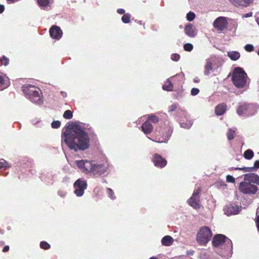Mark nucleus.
I'll return each instance as SVG.
<instances>
[{
  "instance_id": "obj_23",
  "label": "nucleus",
  "mask_w": 259,
  "mask_h": 259,
  "mask_svg": "<svg viewBox=\"0 0 259 259\" xmlns=\"http://www.w3.org/2000/svg\"><path fill=\"white\" fill-rule=\"evenodd\" d=\"M74 193L77 196H81V179H77L74 184Z\"/></svg>"
},
{
  "instance_id": "obj_20",
  "label": "nucleus",
  "mask_w": 259,
  "mask_h": 259,
  "mask_svg": "<svg viewBox=\"0 0 259 259\" xmlns=\"http://www.w3.org/2000/svg\"><path fill=\"white\" fill-rule=\"evenodd\" d=\"M185 32L186 34L191 37H193L196 35L194 26L191 24H189L185 26Z\"/></svg>"
},
{
  "instance_id": "obj_29",
  "label": "nucleus",
  "mask_w": 259,
  "mask_h": 259,
  "mask_svg": "<svg viewBox=\"0 0 259 259\" xmlns=\"http://www.w3.org/2000/svg\"><path fill=\"white\" fill-rule=\"evenodd\" d=\"M193 122L191 120L187 121V122H181L180 126L181 127L189 129L192 125Z\"/></svg>"
},
{
  "instance_id": "obj_1",
  "label": "nucleus",
  "mask_w": 259,
  "mask_h": 259,
  "mask_svg": "<svg viewBox=\"0 0 259 259\" xmlns=\"http://www.w3.org/2000/svg\"><path fill=\"white\" fill-rule=\"evenodd\" d=\"M62 137L70 149L75 151L81 150V125L79 122H68L63 128Z\"/></svg>"
},
{
  "instance_id": "obj_56",
  "label": "nucleus",
  "mask_w": 259,
  "mask_h": 259,
  "mask_svg": "<svg viewBox=\"0 0 259 259\" xmlns=\"http://www.w3.org/2000/svg\"><path fill=\"white\" fill-rule=\"evenodd\" d=\"M194 250H188L187 251V253L188 255H193L194 254Z\"/></svg>"
},
{
  "instance_id": "obj_15",
  "label": "nucleus",
  "mask_w": 259,
  "mask_h": 259,
  "mask_svg": "<svg viewBox=\"0 0 259 259\" xmlns=\"http://www.w3.org/2000/svg\"><path fill=\"white\" fill-rule=\"evenodd\" d=\"M153 161L154 165L157 167H163L167 164V161L165 159L157 153L154 155Z\"/></svg>"
},
{
  "instance_id": "obj_4",
  "label": "nucleus",
  "mask_w": 259,
  "mask_h": 259,
  "mask_svg": "<svg viewBox=\"0 0 259 259\" xmlns=\"http://www.w3.org/2000/svg\"><path fill=\"white\" fill-rule=\"evenodd\" d=\"M247 74L242 68L237 67L234 69L232 76V80L236 87L238 88L244 87L247 83Z\"/></svg>"
},
{
  "instance_id": "obj_49",
  "label": "nucleus",
  "mask_w": 259,
  "mask_h": 259,
  "mask_svg": "<svg viewBox=\"0 0 259 259\" xmlns=\"http://www.w3.org/2000/svg\"><path fill=\"white\" fill-rule=\"evenodd\" d=\"M87 184L85 181L82 180V195L84 194V191L87 189Z\"/></svg>"
},
{
  "instance_id": "obj_36",
  "label": "nucleus",
  "mask_w": 259,
  "mask_h": 259,
  "mask_svg": "<svg viewBox=\"0 0 259 259\" xmlns=\"http://www.w3.org/2000/svg\"><path fill=\"white\" fill-rule=\"evenodd\" d=\"M195 17V14L194 13L190 11L187 14L186 18L187 20L189 21H193Z\"/></svg>"
},
{
  "instance_id": "obj_17",
  "label": "nucleus",
  "mask_w": 259,
  "mask_h": 259,
  "mask_svg": "<svg viewBox=\"0 0 259 259\" xmlns=\"http://www.w3.org/2000/svg\"><path fill=\"white\" fill-rule=\"evenodd\" d=\"M234 6L246 7L252 3L253 0H229Z\"/></svg>"
},
{
  "instance_id": "obj_61",
  "label": "nucleus",
  "mask_w": 259,
  "mask_h": 259,
  "mask_svg": "<svg viewBox=\"0 0 259 259\" xmlns=\"http://www.w3.org/2000/svg\"><path fill=\"white\" fill-rule=\"evenodd\" d=\"M149 259H158L157 258L155 257H151Z\"/></svg>"
},
{
  "instance_id": "obj_31",
  "label": "nucleus",
  "mask_w": 259,
  "mask_h": 259,
  "mask_svg": "<svg viewBox=\"0 0 259 259\" xmlns=\"http://www.w3.org/2000/svg\"><path fill=\"white\" fill-rule=\"evenodd\" d=\"M167 82H168V84H164L162 86V89L163 90L167 91H171L172 90L173 84L171 83V82L168 79H167Z\"/></svg>"
},
{
  "instance_id": "obj_34",
  "label": "nucleus",
  "mask_w": 259,
  "mask_h": 259,
  "mask_svg": "<svg viewBox=\"0 0 259 259\" xmlns=\"http://www.w3.org/2000/svg\"><path fill=\"white\" fill-rule=\"evenodd\" d=\"M148 120L151 121V122L153 123H157L159 121V118L158 117L155 115L151 114L148 117Z\"/></svg>"
},
{
  "instance_id": "obj_57",
  "label": "nucleus",
  "mask_w": 259,
  "mask_h": 259,
  "mask_svg": "<svg viewBox=\"0 0 259 259\" xmlns=\"http://www.w3.org/2000/svg\"><path fill=\"white\" fill-rule=\"evenodd\" d=\"M61 94L62 95V96L64 98H65L67 97V93L65 92H61Z\"/></svg>"
},
{
  "instance_id": "obj_6",
  "label": "nucleus",
  "mask_w": 259,
  "mask_h": 259,
  "mask_svg": "<svg viewBox=\"0 0 259 259\" xmlns=\"http://www.w3.org/2000/svg\"><path fill=\"white\" fill-rule=\"evenodd\" d=\"M22 91L32 102L39 104L42 103V98L39 93L40 90L38 88L31 84H26L22 87Z\"/></svg>"
},
{
  "instance_id": "obj_30",
  "label": "nucleus",
  "mask_w": 259,
  "mask_h": 259,
  "mask_svg": "<svg viewBox=\"0 0 259 259\" xmlns=\"http://www.w3.org/2000/svg\"><path fill=\"white\" fill-rule=\"evenodd\" d=\"M131 15L130 13L124 14L121 17V21L124 23H128L130 22Z\"/></svg>"
},
{
  "instance_id": "obj_55",
  "label": "nucleus",
  "mask_w": 259,
  "mask_h": 259,
  "mask_svg": "<svg viewBox=\"0 0 259 259\" xmlns=\"http://www.w3.org/2000/svg\"><path fill=\"white\" fill-rule=\"evenodd\" d=\"M5 7L3 5H0V13H3L4 11Z\"/></svg>"
},
{
  "instance_id": "obj_8",
  "label": "nucleus",
  "mask_w": 259,
  "mask_h": 259,
  "mask_svg": "<svg viewBox=\"0 0 259 259\" xmlns=\"http://www.w3.org/2000/svg\"><path fill=\"white\" fill-rule=\"evenodd\" d=\"M211 237L210 229L206 226L202 227L197 233L196 240L199 244L205 245L210 240Z\"/></svg>"
},
{
  "instance_id": "obj_53",
  "label": "nucleus",
  "mask_w": 259,
  "mask_h": 259,
  "mask_svg": "<svg viewBox=\"0 0 259 259\" xmlns=\"http://www.w3.org/2000/svg\"><path fill=\"white\" fill-rule=\"evenodd\" d=\"M75 163L79 168H81V160H76Z\"/></svg>"
},
{
  "instance_id": "obj_5",
  "label": "nucleus",
  "mask_w": 259,
  "mask_h": 259,
  "mask_svg": "<svg viewBox=\"0 0 259 259\" xmlns=\"http://www.w3.org/2000/svg\"><path fill=\"white\" fill-rule=\"evenodd\" d=\"M96 138L93 131L89 124L82 123V151L90 147V141Z\"/></svg>"
},
{
  "instance_id": "obj_3",
  "label": "nucleus",
  "mask_w": 259,
  "mask_h": 259,
  "mask_svg": "<svg viewBox=\"0 0 259 259\" xmlns=\"http://www.w3.org/2000/svg\"><path fill=\"white\" fill-rule=\"evenodd\" d=\"M212 244L215 247L227 246V249L223 255L226 258H229L233 253V244L232 241L223 234H217L212 238Z\"/></svg>"
},
{
  "instance_id": "obj_39",
  "label": "nucleus",
  "mask_w": 259,
  "mask_h": 259,
  "mask_svg": "<svg viewBox=\"0 0 259 259\" xmlns=\"http://www.w3.org/2000/svg\"><path fill=\"white\" fill-rule=\"evenodd\" d=\"M177 114L180 116H184L186 118H188L189 117L188 114L185 111L183 110H178Z\"/></svg>"
},
{
  "instance_id": "obj_43",
  "label": "nucleus",
  "mask_w": 259,
  "mask_h": 259,
  "mask_svg": "<svg viewBox=\"0 0 259 259\" xmlns=\"http://www.w3.org/2000/svg\"><path fill=\"white\" fill-rule=\"evenodd\" d=\"M180 56L179 54L175 53L171 55V59L174 61H178L180 60Z\"/></svg>"
},
{
  "instance_id": "obj_13",
  "label": "nucleus",
  "mask_w": 259,
  "mask_h": 259,
  "mask_svg": "<svg viewBox=\"0 0 259 259\" xmlns=\"http://www.w3.org/2000/svg\"><path fill=\"white\" fill-rule=\"evenodd\" d=\"M213 25L218 30L223 31L227 28L228 22L225 17H219L214 21Z\"/></svg>"
},
{
  "instance_id": "obj_28",
  "label": "nucleus",
  "mask_w": 259,
  "mask_h": 259,
  "mask_svg": "<svg viewBox=\"0 0 259 259\" xmlns=\"http://www.w3.org/2000/svg\"><path fill=\"white\" fill-rule=\"evenodd\" d=\"M236 128H229L227 134V138L229 140H232L234 138V134L236 131Z\"/></svg>"
},
{
  "instance_id": "obj_45",
  "label": "nucleus",
  "mask_w": 259,
  "mask_h": 259,
  "mask_svg": "<svg viewBox=\"0 0 259 259\" xmlns=\"http://www.w3.org/2000/svg\"><path fill=\"white\" fill-rule=\"evenodd\" d=\"M178 104L174 103L172 105H171V106H170L169 107L168 112H172L174 111L178 107Z\"/></svg>"
},
{
  "instance_id": "obj_26",
  "label": "nucleus",
  "mask_w": 259,
  "mask_h": 259,
  "mask_svg": "<svg viewBox=\"0 0 259 259\" xmlns=\"http://www.w3.org/2000/svg\"><path fill=\"white\" fill-rule=\"evenodd\" d=\"M9 86L7 80L0 75V91H2Z\"/></svg>"
},
{
  "instance_id": "obj_11",
  "label": "nucleus",
  "mask_w": 259,
  "mask_h": 259,
  "mask_svg": "<svg viewBox=\"0 0 259 259\" xmlns=\"http://www.w3.org/2000/svg\"><path fill=\"white\" fill-rule=\"evenodd\" d=\"M200 192L201 189L200 188L195 190L191 197L188 200L189 204L196 209L200 208L199 194Z\"/></svg>"
},
{
  "instance_id": "obj_47",
  "label": "nucleus",
  "mask_w": 259,
  "mask_h": 259,
  "mask_svg": "<svg viewBox=\"0 0 259 259\" xmlns=\"http://www.w3.org/2000/svg\"><path fill=\"white\" fill-rule=\"evenodd\" d=\"M226 181L227 182L233 183L235 182V178L231 175H227L226 177Z\"/></svg>"
},
{
  "instance_id": "obj_16",
  "label": "nucleus",
  "mask_w": 259,
  "mask_h": 259,
  "mask_svg": "<svg viewBox=\"0 0 259 259\" xmlns=\"http://www.w3.org/2000/svg\"><path fill=\"white\" fill-rule=\"evenodd\" d=\"M244 180L251 184L259 185V176L254 173H248L244 175Z\"/></svg>"
},
{
  "instance_id": "obj_51",
  "label": "nucleus",
  "mask_w": 259,
  "mask_h": 259,
  "mask_svg": "<svg viewBox=\"0 0 259 259\" xmlns=\"http://www.w3.org/2000/svg\"><path fill=\"white\" fill-rule=\"evenodd\" d=\"M117 12L119 14H124L125 13V10L123 9H118L117 10Z\"/></svg>"
},
{
  "instance_id": "obj_46",
  "label": "nucleus",
  "mask_w": 259,
  "mask_h": 259,
  "mask_svg": "<svg viewBox=\"0 0 259 259\" xmlns=\"http://www.w3.org/2000/svg\"><path fill=\"white\" fill-rule=\"evenodd\" d=\"M199 93V90L197 88H193L191 89V94L192 96H196Z\"/></svg>"
},
{
  "instance_id": "obj_27",
  "label": "nucleus",
  "mask_w": 259,
  "mask_h": 259,
  "mask_svg": "<svg viewBox=\"0 0 259 259\" xmlns=\"http://www.w3.org/2000/svg\"><path fill=\"white\" fill-rule=\"evenodd\" d=\"M243 155L245 159L250 160L253 157L254 153L252 150L247 149L244 152Z\"/></svg>"
},
{
  "instance_id": "obj_32",
  "label": "nucleus",
  "mask_w": 259,
  "mask_h": 259,
  "mask_svg": "<svg viewBox=\"0 0 259 259\" xmlns=\"http://www.w3.org/2000/svg\"><path fill=\"white\" fill-rule=\"evenodd\" d=\"M63 117L65 119H70L73 117L72 112L70 110H67L63 114Z\"/></svg>"
},
{
  "instance_id": "obj_22",
  "label": "nucleus",
  "mask_w": 259,
  "mask_h": 259,
  "mask_svg": "<svg viewBox=\"0 0 259 259\" xmlns=\"http://www.w3.org/2000/svg\"><path fill=\"white\" fill-rule=\"evenodd\" d=\"M227 106L225 104L218 105L215 107V112L217 115H222L226 110Z\"/></svg>"
},
{
  "instance_id": "obj_38",
  "label": "nucleus",
  "mask_w": 259,
  "mask_h": 259,
  "mask_svg": "<svg viewBox=\"0 0 259 259\" xmlns=\"http://www.w3.org/2000/svg\"><path fill=\"white\" fill-rule=\"evenodd\" d=\"M193 49V46L190 43H186L184 45V49L187 52H191Z\"/></svg>"
},
{
  "instance_id": "obj_9",
  "label": "nucleus",
  "mask_w": 259,
  "mask_h": 259,
  "mask_svg": "<svg viewBox=\"0 0 259 259\" xmlns=\"http://www.w3.org/2000/svg\"><path fill=\"white\" fill-rule=\"evenodd\" d=\"M256 112L255 106L245 103L240 105L237 110V113L240 116L253 115Z\"/></svg>"
},
{
  "instance_id": "obj_24",
  "label": "nucleus",
  "mask_w": 259,
  "mask_h": 259,
  "mask_svg": "<svg viewBox=\"0 0 259 259\" xmlns=\"http://www.w3.org/2000/svg\"><path fill=\"white\" fill-rule=\"evenodd\" d=\"M174 241L173 238L168 235L165 236L161 239V243L162 245L164 246H169Z\"/></svg>"
},
{
  "instance_id": "obj_37",
  "label": "nucleus",
  "mask_w": 259,
  "mask_h": 259,
  "mask_svg": "<svg viewBox=\"0 0 259 259\" xmlns=\"http://www.w3.org/2000/svg\"><path fill=\"white\" fill-rule=\"evenodd\" d=\"M0 61L2 65L5 66H7L9 63V59L8 58L6 57L5 56H3L2 58L0 59Z\"/></svg>"
},
{
  "instance_id": "obj_14",
  "label": "nucleus",
  "mask_w": 259,
  "mask_h": 259,
  "mask_svg": "<svg viewBox=\"0 0 259 259\" xmlns=\"http://www.w3.org/2000/svg\"><path fill=\"white\" fill-rule=\"evenodd\" d=\"M49 32L51 37L56 40L60 39L63 35L62 30L57 25L52 26L50 29Z\"/></svg>"
},
{
  "instance_id": "obj_40",
  "label": "nucleus",
  "mask_w": 259,
  "mask_h": 259,
  "mask_svg": "<svg viewBox=\"0 0 259 259\" xmlns=\"http://www.w3.org/2000/svg\"><path fill=\"white\" fill-rule=\"evenodd\" d=\"M106 192L109 198L112 199H114L115 198L113 190L111 188H107Z\"/></svg>"
},
{
  "instance_id": "obj_62",
  "label": "nucleus",
  "mask_w": 259,
  "mask_h": 259,
  "mask_svg": "<svg viewBox=\"0 0 259 259\" xmlns=\"http://www.w3.org/2000/svg\"><path fill=\"white\" fill-rule=\"evenodd\" d=\"M81 155H82V156H83V157H84V156L83 155V154L82 153H81Z\"/></svg>"
},
{
  "instance_id": "obj_21",
  "label": "nucleus",
  "mask_w": 259,
  "mask_h": 259,
  "mask_svg": "<svg viewBox=\"0 0 259 259\" xmlns=\"http://www.w3.org/2000/svg\"><path fill=\"white\" fill-rule=\"evenodd\" d=\"M206 64L204 66V74L206 76H208L210 74V71L213 69L212 63L209 59H206Z\"/></svg>"
},
{
  "instance_id": "obj_33",
  "label": "nucleus",
  "mask_w": 259,
  "mask_h": 259,
  "mask_svg": "<svg viewBox=\"0 0 259 259\" xmlns=\"http://www.w3.org/2000/svg\"><path fill=\"white\" fill-rule=\"evenodd\" d=\"M235 170H241L243 172H251L254 171L252 167H236L234 168Z\"/></svg>"
},
{
  "instance_id": "obj_25",
  "label": "nucleus",
  "mask_w": 259,
  "mask_h": 259,
  "mask_svg": "<svg viewBox=\"0 0 259 259\" xmlns=\"http://www.w3.org/2000/svg\"><path fill=\"white\" fill-rule=\"evenodd\" d=\"M228 57L233 61L237 60L240 57V54L237 51H230L228 52Z\"/></svg>"
},
{
  "instance_id": "obj_59",
  "label": "nucleus",
  "mask_w": 259,
  "mask_h": 259,
  "mask_svg": "<svg viewBox=\"0 0 259 259\" xmlns=\"http://www.w3.org/2000/svg\"><path fill=\"white\" fill-rule=\"evenodd\" d=\"M9 3H14L16 0H7Z\"/></svg>"
},
{
  "instance_id": "obj_19",
  "label": "nucleus",
  "mask_w": 259,
  "mask_h": 259,
  "mask_svg": "<svg viewBox=\"0 0 259 259\" xmlns=\"http://www.w3.org/2000/svg\"><path fill=\"white\" fill-rule=\"evenodd\" d=\"M38 5L43 10H48V7H51L53 3V0H37Z\"/></svg>"
},
{
  "instance_id": "obj_58",
  "label": "nucleus",
  "mask_w": 259,
  "mask_h": 259,
  "mask_svg": "<svg viewBox=\"0 0 259 259\" xmlns=\"http://www.w3.org/2000/svg\"><path fill=\"white\" fill-rule=\"evenodd\" d=\"M193 81L194 82H199L200 81V79L198 77H196L193 79Z\"/></svg>"
},
{
  "instance_id": "obj_41",
  "label": "nucleus",
  "mask_w": 259,
  "mask_h": 259,
  "mask_svg": "<svg viewBox=\"0 0 259 259\" xmlns=\"http://www.w3.org/2000/svg\"><path fill=\"white\" fill-rule=\"evenodd\" d=\"M52 127L53 128H58L61 126V122L59 120H55L51 123Z\"/></svg>"
},
{
  "instance_id": "obj_50",
  "label": "nucleus",
  "mask_w": 259,
  "mask_h": 259,
  "mask_svg": "<svg viewBox=\"0 0 259 259\" xmlns=\"http://www.w3.org/2000/svg\"><path fill=\"white\" fill-rule=\"evenodd\" d=\"M227 249V245H225V246H221V255L222 256H224L223 255V254H224V252H225L226 251Z\"/></svg>"
},
{
  "instance_id": "obj_2",
  "label": "nucleus",
  "mask_w": 259,
  "mask_h": 259,
  "mask_svg": "<svg viewBox=\"0 0 259 259\" xmlns=\"http://www.w3.org/2000/svg\"><path fill=\"white\" fill-rule=\"evenodd\" d=\"M107 163L96 164L93 160L82 159V172L92 173L94 176L104 174L107 170Z\"/></svg>"
},
{
  "instance_id": "obj_12",
  "label": "nucleus",
  "mask_w": 259,
  "mask_h": 259,
  "mask_svg": "<svg viewBox=\"0 0 259 259\" xmlns=\"http://www.w3.org/2000/svg\"><path fill=\"white\" fill-rule=\"evenodd\" d=\"M241 206H239L235 204H230L225 206L224 210L225 214L229 216L238 214L241 210Z\"/></svg>"
},
{
  "instance_id": "obj_44",
  "label": "nucleus",
  "mask_w": 259,
  "mask_h": 259,
  "mask_svg": "<svg viewBox=\"0 0 259 259\" xmlns=\"http://www.w3.org/2000/svg\"><path fill=\"white\" fill-rule=\"evenodd\" d=\"M245 50L248 52H250L253 51L254 47L252 45L247 44L244 47Z\"/></svg>"
},
{
  "instance_id": "obj_60",
  "label": "nucleus",
  "mask_w": 259,
  "mask_h": 259,
  "mask_svg": "<svg viewBox=\"0 0 259 259\" xmlns=\"http://www.w3.org/2000/svg\"><path fill=\"white\" fill-rule=\"evenodd\" d=\"M256 22H257V24H258V26H259V19H256Z\"/></svg>"
},
{
  "instance_id": "obj_52",
  "label": "nucleus",
  "mask_w": 259,
  "mask_h": 259,
  "mask_svg": "<svg viewBox=\"0 0 259 259\" xmlns=\"http://www.w3.org/2000/svg\"><path fill=\"white\" fill-rule=\"evenodd\" d=\"M252 15V12H248V13H246L244 15H243V17L248 18V17H251Z\"/></svg>"
},
{
  "instance_id": "obj_35",
  "label": "nucleus",
  "mask_w": 259,
  "mask_h": 259,
  "mask_svg": "<svg viewBox=\"0 0 259 259\" xmlns=\"http://www.w3.org/2000/svg\"><path fill=\"white\" fill-rule=\"evenodd\" d=\"M40 247L41 248L47 250L50 248V245L46 241H41L40 243Z\"/></svg>"
},
{
  "instance_id": "obj_18",
  "label": "nucleus",
  "mask_w": 259,
  "mask_h": 259,
  "mask_svg": "<svg viewBox=\"0 0 259 259\" xmlns=\"http://www.w3.org/2000/svg\"><path fill=\"white\" fill-rule=\"evenodd\" d=\"M141 129L145 134L147 135L152 132L153 127L149 121H146L142 124Z\"/></svg>"
},
{
  "instance_id": "obj_42",
  "label": "nucleus",
  "mask_w": 259,
  "mask_h": 259,
  "mask_svg": "<svg viewBox=\"0 0 259 259\" xmlns=\"http://www.w3.org/2000/svg\"><path fill=\"white\" fill-rule=\"evenodd\" d=\"M10 165H9L8 163L5 160H3V161L0 162V169L4 168L6 169L7 167H9Z\"/></svg>"
},
{
  "instance_id": "obj_54",
  "label": "nucleus",
  "mask_w": 259,
  "mask_h": 259,
  "mask_svg": "<svg viewBox=\"0 0 259 259\" xmlns=\"http://www.w3.org/2000/svg\"><path fill=\"white\" fill-rule=\"evenodd\" d=\"M9 250V246L8 245H6L4 247V248L3 249V251L7 252V251H8Z\"/></svg>"
},
{
  "instance_id": "obj_10",
  "label": "nucleus",
  "mask_w": 259,
  "mask_h": 259,
  "mask_svg": "<svg viewBox=\"0 0 259 259\" xmlns=\"http://www.w3.org/2000/svg\"><path fill=\"white\" fill-rule=\"evenodd\" d=\"M239 189L241 192L246 194H254L258 190L256 185L245 181L240 183Z\"/></svg>"
},
{
  "instance_id": "obj_63",
  "label": "nucleus",
  "mask_w": 259,
  "mask_h": 259,
  "mask_svg": "<svg viewBox=\"0 0 259 259\" xmlns=\"http://www.w3.org/2000/svg\"><path fill=\"white\" fill-rule=\"evenodd\" d=\"M103 182H105H105H106V181H105V180H103Z\"/></svg>"
},
{
  "instance_id": "obj_7",
  "label": "nucleus",
  "mask_w": 259,
  "mask_h": 259,
  "mask_svg": "<svg viewBox=\"0 0 259 259\" xmlns=\"http://www.w3.org/2000/svg\"><path fill=\"white\" fill-rule=\"evenodd\" d=\"M160 130L159 127H156L155 134L157 140H155V141L158 143L167 142L171 137L172 129L170 127H166L163 128L162 131Z\"/></svg>"
},
{
  "instance_id": "obj_48",
  "label": "nucleus",
  "mask_w": 259,
  "mask_h": 259,
  "mask_svg": "<svg viewBox=\"0 0 259 259\" xmlns=\"http://www.w3.org/2000/svg\"><path fill=\"white\" fill-rule=\"evenodd\" d=\"M252 168L254 171H256L257 169L259 168V160H256L254 162L253 166H252Z\"/></svg>"
}]
</instances>
